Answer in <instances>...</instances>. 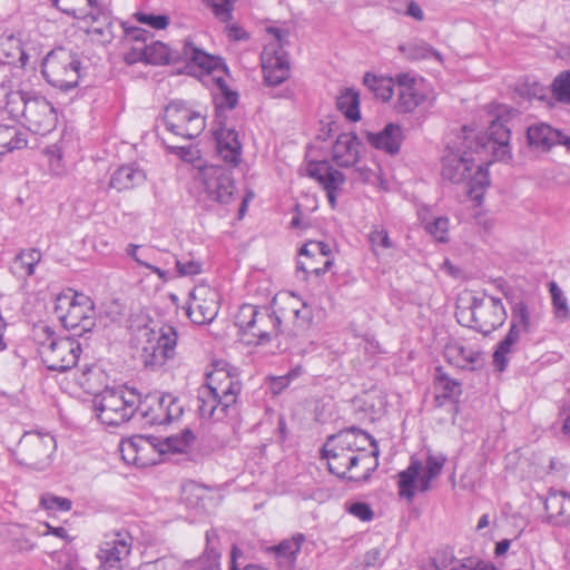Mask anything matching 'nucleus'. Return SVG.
<instances>
[{
    "mask_svg": "<svg viewBox=\"0 0 570 570\" xmlns=\"http://www.w3.org/2000/svg\"><path fill=\"white\" fill-rule=\"evenodd\" d=\"M346 510L362 521H371L374 517L372 508L366 502H353L346 505Z\"/></svg>",
    "mask_w": 570,
    "mask_h": 570,
    "instance_id": "13d9d810",
    "label": "nucleus"
},
{
    "mask_svg": "<svg viewBox=\"0 0 570 570\" xmlns=\"http://www.w3.org/2000/svg\"><path fill=\"white\" fill-rule=\"evenodd\" d=\"M367 142L375 149L383 150L390 155L400 153L403 141V130L397 124L390 122L381 131H363Z\"/></svg>",
    "mask_w": 570,
    "mask_h": 570,
    "instance_id": "b1692460",
    "label": "nucleus"
},
{
    "mask_svg": "<svg viewBox=\"0 0 570 570\" xmlns=\"http://www.w3.org/2000/svg\"><path fill=\"white\" fill-rule=\"evenodd\" d=\"M219 311L218 293L209 286H196L190 293L187 315L193 323L205 325L212 323Z\"/></svg>",
    "mask_w": 570,
    "mask_h": 570,
    "instance_id": "a211bd4d",
    "label": "nucleus"
},
{
    "mask_svg": "<svg viewBox=\"0 0 570 570\" xmlns=\"http://www.w3.org/2000/svg\"><path fill=\"white\" fill-rule=\"evenodd\" d=\"M510 134L505 120L499 116L491 121L487 137H476V150L491 148L497 160H508L511 158Z\"/></svg>",
    "mask_w": 570,
    "mask_h": 570,
    "instance_id": "6ab92c4d",
    "label": "nucleus"
},
{
    "mask_svg": "<svg viewBox=\"0 0 570 570\" xmlns=\"http://www.w3.org/2000/svg\"><path fill=\"white\" fill-rule=\"evenodd\" d=\"M285 317L286 314L283 309H279L278 314L267 306L259 307L253 322V327L247 335L256 338L257 344L269 342L279 334L281 324Z\"/></svg>",
    "mask_w": 570,
    "mask_h": 570,
    "instance_id": "aec40b11",
    "label": "nucleus"
},
{
    "mask_svg": "<svg viewBox=\"0 0 570 570\" xmlns=\"http://www.w3.org/2000/svg\"><path fill=\"white\" fill-rule=\"evenodd\" d=\"M446 462V456L442 453H433L428 451L425 459V472L420 478V491L425 492L430 490V483L436 479Z\"/></svg>",
    "mask_w": 570,
    "mask_h": 570,
    "instance_id": "c9c22d12",
    "label": "nucleus"
},
{
    "mask_svg": "<svg viewBox=\"0 0 570 570\" xmlns=\"http://www.w3.org/2000/svg\"><path fill=\"white\" fill-rule=\"evenodd\" d=\"M425 229L440 243L449 240V219L445 216L434 218L433 222L425 225Z\"/></svg>",
    "mask_w": 570,
    "mask_h": 570,
    "instance_id": "09e8293b",
    "label": "nucleus"
},
{
    "mask_svg": "<svg viewBox=\"0 0 570 570\" xmlns=\"http://www.w3.org/2000/svg\"><path fill=\"white\" fill-rule=\"evenodd\" d=\"M195 441V434L191 430L185 429L180 434L167 438V448L173 452H184Z\"/></svg>",
    "mask_w": 570,
    "mask_h": 570,
    "instance_id": "49530a36",
    "label": "nucleus"
},
{
    "mask_svg": "<svg viewBox=\"0 0 570 570\" xmlns=\"http://www.w3.org/2000/svg\"><path fill=\"white\" fill-rule=\"evenodd\" d=\"M236 0H210L214 14L223 22L232 19V11Z\"/></svg>",
    "mask_w": 570,
    "mask_h": 570,
    "instance_id": "5fc2aeb1",
    "label": "nucleus"
},
{
    "mask_svg": "<svg viewBox=\"0 0 570 570\" xmlns=\"http://www.w3.org/2000/svg\"><path fill=\"white\" fill-rule=\"evenodd\" d=\"M146 51V62L151 65L184 61L188 67L194 65L207 72H210L217 66V61L213 56L195 47L189 40H185L180 50H173L160 41H151L147 43Z\"/></svg>",
    "mask_w": 570,
    "mask_h": 570,
    "instance_id": "6e6552de",
    "label": "nucleus"
},
{
    "mask_svg": "<svg viewBox=\"0 0 570 570\" xmlns=\"http://www.w3.org/2000/svg\"><path fill=\"white\" fill-rule=\"evenodd\" d=\"M302 170H304L308 177L321 183V161L308 160Z\"/></svg>",
    "mask_w": 570,
    "mask_h": 570,
    "instance_id": "774afa93",
    "label": "nucleus"
},
{
    "mask_svg": "<svg viewBox=\"0 0 570 570\" xmlns=\"http://www.w3.org/2000/svg\"><path fill=\"white\" fill-rule=\"evenodd\" d=\"M258 308L259 307L252 304H244L238 308L235 315V325L244 335H247L253 327V322L255 321Z\"/></svg>",
    "mask_w": 570,
    "mask_h": 570,
    "instance_id": "79ce46f5",
    "label": "nucleus"
},
{
    "mask_svg": "<svg viewBox=\"0 0 570 570\" xmlns=\"http://www.w3.org/2000/svg\"><path fill=\"white\" fill-rule=\"evenodd\" d=\"M137 20L157 30L165 29L169 23V18L165 14L137 13Z\"/></svg>",
    "mask_w": 570,
    "mask_h": 570,
    "instance_id": "bf43d9fd",
    "label": "nucleus"
},
{
    "mask_svg": "<svg viewBox=\"0 0 570 570\" xmlns=\"http://www.w3.org/2000/svg\"><path fill=\"white\" fill-rule=\"evenodd\" d=\"M422 462L415 459L411 460L410 465L399 473V494L402 498L412 501L415 495V484L420 483V472Z\"/></svg>",
    "mask_w": 570,
    "mask_h": 570,
    "instance_id": "2f4dec72",
    "label": "nucleus"
},
{
    "mask_svg": "<svg viewBox=\"0 0 570 570\" xmlns=\"http://www.w3.org/2000/svg\"><path fill=\"white\" fill-rule=\"evenodd\" d=\"M304 535L298 533L292 539H285L279 544L273 546L268 549V552L275 554L279 566L284 569H289L294 566L296 556L301 550Z\"/></svg>",
    "mask_w": 570,
    "mask_h": 570,
    "instance_id": "c85d7f7f",
    "label": "nucleus"
},
{
    "mask_svg": "<svg viewBox=\"0 0 570 570\" xmlns=\"http://www.w3.org/2000/svg\"><path fill=\"white\" fill-rule=\"evenodd\" d=\"M550 293L556 317L561 322L567 321L570 316L567 297L554 282L550 283Z\"/></svg>",
    "mask_w": 570,
    "mask_h": 570,
    "instance_id": "37998d69",
    "label": "nucleus"
},
{
    "mask_svg": "<svg viewBox=\"0 0 570 570\" xmlns=\"http://www.w3.org/2000/svg\"><path fill=\"white\" fill-rule=\"evenodd\" d=\"M59 336L56 335V333L48 326V325H40L35 328V341L38 344V353L39 356H41V348L47 343H50L51 341L58 340Z\"/></svg>",
    "mask_w": 570,
    "mask_h": 570,
    "instance_id": "052dcab7",
    "label": "nucleus"
},
{
    "mask_svg": "<svg viewBox=\"0 0 570 570\" xmlns=\"http://www.w3.org/2000/svg\"><path fill=\"white\" fill-rule=\"evenodd\" d=\"M216 83L219 90L214 97L216 107L215 137L217 141V153L223 160L233 166H237L240 161L242 144L235 129L226 126L225 110H232L236 107L238 94L230 90L222 78H217Z\"/></svg>",
    "mask_w": 570,
    "mask_h": 570,
    "instance_id": "20e7f679",
    "label": "nucleus"
},
{
    "mask_svg": "<svg viewBox=\"0 0 570 570\" xmlns=\"http://www.w3.org/2000/svg\"><path fill=\"white\" fill-rule=\"evenodd\" d=\"M316 254H321V242H309L301 247L296 269L297 272H302L304 277L307 275L309 268H312V272L316 275H321V268L314 267Z\"/></svg>",
    "mask_w": 570,
    "mask_h": 570,
    "instance_id": "e433bc0d",
    "label": "nucleus"
},
{
    "mask_svg": "<svg viewBox=\"0 0 570 570\" xmlns=\"http://www.w3.org/2000/svg\"><path fill=\"white\" fill-rule=\"evenodd\" d=\"M361 147L356 132H341L332 146V160L340 167L350 168L358 163Z\"/></svg>",
    "mask_w": 570,
    "mask_h": 570,
    "instance_id": "5701e85b",
    "label": "nucleus"
},
{
    "mask_svg": "<svg viewBox=\"0 0 570 570\" xmlns=\"http://www.w3.org/2000/svg\"><path fill=\"white\" fill-rule=\"evenodd\" d=\"M135 446L137 445L136 443H134V441H131V439L121 442L120 453L124 461L135 465H146L147 460H142L140 455H137V453L135 452Z\"/></svg>",
    "mask_w": 570,
    "mask_h": 570,
    "instance_id": "6e6d98bb",
    "label": "nucleus"
},
{
    "mask_svg": "<svg viewBox=\"0 0 570 570\" xmlns=\"http://www.w3.org/2000/svg\"><path fill=\"white\" fill-rule=\"evenodd\" d=\"M27 132L18 126L0 125V156L27 147Z\"/></svg>",
    "mask_w": 570,
    "mask_h": 570,
    "instance_id": "7c9ffc66",
    "label": "nucleus"
},
{
    "mask_svg": "<svg viewBox=\"0 0 570 570\" xmlns=\"http://www.w3.org/2000/svg\"><path fill=\"white\" fill-rule=\"evenodd\" d=\"M145 336L139 358L146 368L158 370L175 356L178 335L173 326L164 325L159 333L148 331Z\"/></svg>",
    "mask_w": 570,
    "mask_h": 570,
    "instance_id": "9b49d317",
    "label": "nucleus"
},
{
    "mask_svg": "<svg viewBox=\"0 0 570 570\" xmlns=\"http://www.w3.org/2000/svg\"><path fill=\"white\" fill-rule=\"evenodd\" d=\"M335 104L337 110H340L347 120L356 122L361 119L360 92L354 88L341 90L340 95L336 97Z\"/></svg>",
    "mask_w": 570,
    "mask_h": 570,
    "instance_id": "473e14b6",
    "label": "nucleus"
},
{
    "mask_svg": "<svg viewBox=\"0 0 570 570\" xmlns=\"http://www.w3.org/2000/svg\"><path fill=\"white\" fill-rule=\"evenodd\" d=\"M436 386L441 390V394L436 395L435 401L439 405H442L441 399H453L461 394V384L456 380L450 379V376L436 368Z\"/></svg>",
    "mask_w": 570,
    "mask_h": 570,
    "instance_id": "ea45409f",
    "label": "nucleus"
},
{
    "mask_svg": "<svg viewBox=\"0 0 570 570\" xmlns=\"http://www.w3.org/2000/svg\"><path fill=\"white\" fill-rule=\"evenodd\" d=\"M138 393L134 389H106L94 399L101 423L118 426L136 416Z\"/></svg>",
    "mask_w": 570,
    "mask_h": 570,
    "instance_id": "423d86ee",
    "label": "nucleus"
},
{
    "mask_svg": "<svg viewBox=\"0 0 570 570\" xmlns=\"http://www.w3.org/2000/svg\"><path fill=\"white\" fill-rule=\"evenodd\" d=\"M205 127V118L200 115V112L196 111L189 121L185 124V127L183 130H180L179 136L186 139H194L203 132Z\"/></svg>",
    "mask_w": 570,
    "mask_h": 570,
    "instance_id": "603ef678",
    "label": "nucleus"
},
{
    "mask_svg": "<svg viewBox=\"0 0 570 570\" xmlns=\"http://www.w3.org/2000/svg\"><path fill=\"white\" fill-rule=\"evenodd\" d=\"M287 301V307L279 308L286 314L285 318L293 316L297 326H308L313 317L312 309L305 303L301 304L298 298L294 295H288Z\"/></svg>",
    "mask_w": 570,
    "mask_h": 570,
    "instance_id": "58836bf2",
    "label": "nucleus"
},
{
    "mask_svg": "<svg viewBox=\"0 0 570 570\" xmlns=\"http://www.w3.org/2000/svg\"><path fill=\"white\" fill-rule=\"evenodd\" d=\"M177 272L180 276H194L202 272V265L199 262L190 259L186 263L175 259Z\"/></svg>",
    "mask_w": 570,
    "mask_h": 570,
    "instance_id": "0e129e2a",
    "label": "nucleus"
},
{
    "mask_svg": "<svg viewBox=\"0 0 570 570\" xmlns=\"http://www.w3.org/2000/svg\"><path fill=\"white\" fill-rule=\"evenodd\" d=\"M132 543L134 539L126 530L111 531L105 534L97 552L98 570H124Z\"/></svg>",
    "mask_w": 570,
    "mask_h": 570,
    "instance_id": "2eb2a0df",
    "label": "nucleus"
},
{
    "mask_svg": "<svg viewBox=\"0 0 570 570\" xmlns=\"http://www.w3.org/2000/svg\"><path fill=\"white\" fill-rule=\"evenodd\" d=\"M124 31L125 43H148L147 41L153 37V35L148 30L137 27L124 29Z\"/></svg>",
    "mask_w": 570,
    "mask_h": 570,
    "instance_id": "680f3d73",
    "label": "nucleus"
},
{
    "mask_svg": "<svg viewBox=\"0 0 570 570\" xmlns=\"http://www.w3.org/2000/svg\"><path fill=\"white\" fill-rule=\"evenodd\" d=\"M57 444L49 433L26 432L19 440L13 455L20 465L43 471L51 465Z\"/></svg>",
    "mask_w": 570,
    "mask_h": 570,
    "instance_id": "1a4fd4ad",
    "label": "nucleus"
},
{
    "mask_svg": "<svg viewBox=\"0 0 570 570\" xmlns=\"http://www.w3.org/2000/svg\"><path fill=\"white\" fill-rule=\"evenodd\" d=\"M80 65L77 53L65 48H57L45 58L41 72L49 85L68 91L78 86Z\"/></svg>",
    "mask_w": 570,
    "mask_h": 570,
    "instance_id": "0eeeda50",
    "label": "nucleus"
},
{
    "mask_svg": "<svg viewBox=\"0 0 570 570\" xmlns=\"http://www.w3.org/2000/svg\"><path fill=\"white\" fill-rule=\"evenodd\" d=\"M131 441L137 445L135 446V452L137 455H140L142 460H146L148 452L154 451V445L144 436L131 438Z\"/></svg>",
    "mask_w": 570,
    "mask_h": 570,
    "instance_id": "338daca9",
    "label": "nucleus"
},
{
    "mask_svg": "<svg viewBox=\"0 0 570 570\" xmlns=\"http://www.w3.org/2000/svg\"><path fill=\"white\" fill-rule=\"evenodd\" d=\"M471 322L474 330L489 335L497 328L501 327L507 320V312L500 298L489 297H472L471 306Z\"/></svg>",
    "mask_w": 570,
    "mask_h": 570,
    "instance_id": "dca6fc26",
    "label": "nucleus"
},
{
    "mask_svg": "<svg viewBox=\"0 0 570 570\" xmlns=\"http://www.w3.org/2000/svg\"><path fill=\"white\" fill-rule=\"evenodd\" d=\"M136 416L147 425L168 424L183 415L184 407L178 397L173 394H147L145 397L138 393Z\"/></svg>",
    "mask_w": 570,
    "mask_h": 570,
    "instance_id": "ddd939ff",
    "label": "nucleus"
},
{
    "mask_svg": "<svg viewBox=\"0 0 570 570\" xmlns=\"http://www.w3.org/2000/svg\"><path fill=\"white\" fill-rule=\"evenodd\" d=\"M323 459L337 478L366 482L379 466V449L367 433L352 429L327 438Z\"/></svg>",
    "mask_w": 570,
    "mask_h": 570,
    "instance_id": "f257e3e1",
    "label": "nucleus"
},
{
    "mask_svg": "<svg viewBox=\"0 0 570 570\" xmlns=\"http://www.w3.org/2000/svg\"><path fill=\"white\" fill-rule=\"evenodd\" d=\"M513 343L509 341L507 337H504L497 346L494 353H493V365L494 367L503 372L505 367L508 366L509 360L508 355L512 353L513 351Z\"/></svg>",
    "mask_w": 570,
    "mask_h": 570,
    "instance_id": "de8ad7c7",
    "label": "nucleus"
},
{
    "mask_svg": "<svg viewBox=\"0 0 570 570\" xmlns=\"http://www.w3.org/2000/svg\"><path fill=\"white\" fill-rule=\"evenodd\" d=\"M399 112H412L424 100L425 95L420 90V81L409 72L396 76Z\"/></svg>",
    "mask_w": 570,
    "mask_h": 570,
    "instance_id": "412c9836",
    "label": "nucleus"
},
{
    "mask_svg": "<svg viewBox=\"0 0 570 570\" xmlns=\"http://www.w3.org/2000/svg\"><path fill=\"white\" fill-rule=\"evenodd\" d=\"M146 180V174L135 165H124L116 169L109 180V187L117 191L135 188Z\"/></svg>",
    "mask_w": 570,
    "mask_h": 570,
    "instance_id": "a878e982",
    "label": "nucleus"
},
{
    "mask_svg": "<svg viewBox=\"0 0 570 570\" xmlns=\"http://www.w3.org/2000/svg\"><path fill=\"white\" fill-rule=\"evenodd\" d=\"M242 382L235 368L216 367L198 390V412L203 419L222 420L236 404Z\"/></svg>",
    "mask_w": 570,
    "mask_h": 570,
    "instance_id": "f03ea898",
    "label": "nucleus"
},
{
    "mask_svg": "<svg viewBox=\"0 0 570 570\" xmlns=\"http://www.w3.org/2000/svg\"><path fill=\"white\" fill-rule=\"evenodd\" d=\"M266 31L275 42L266 45L262 52L264 79L269 86H278L289 77V61L283 49L288 43L289 31L278 27H268Z\"/></svg>",
    "mask_w": 570,
    "mask_h": 570,
    "instance_id": "9d476101",
    "label": "nucleus"
},
{
    "mask_svg": "<svg viewBox=\"0 0 570 570\" xmlns=\"http://www.w3.org/2000/svg\"><path fill=\"white\" fill-rule=\"evenodd\" d=\"M400 52L409 60H421L435 57L442 60L441 55L424 41L414 40L399 46Z\"/></svg>",
    "mask_w": 570,
    "mask_h": 570,
    "instance_id": "4c0bfd02",
    "label": "nucleus"
},
{
    "mask_svg": "<svg viewBox=\"0 0 570 570\" xmlns=\"http://www.w3.org/2000/svg\"><path fill=\"white\" fill-rule=\"evenodd\" d=\"M80 352L78 341L59 337L42 346L40 358L49 371L66 372L77 364Z\"/></svg>",
    "mask_w": 570,
    "mask_h": 570,
    "instance_id": "f3484780",
    "label": "nucleus"
},
{
    "mask_svg": "<svg viewBox=\"0 0 570 570\" xmlns=\"http://www.w3.org/2000/svg\"><path fill=\"white\" fill-rule=\"evenodd\" d=\"M368 239L374 252H376L377 248L387 249L392 247L387 230L384 228L374 227L368 235Z\"/></svg>",
    "mask_w": 570,
    "mask_h": 570,
    "instance_id": "4d7b16f0",
    "label": "nucleus"
},
{
    "mask_svg": "<svg viewBox=\"0 0 570 570\" xmlns=\"http://www.w3.org/2000/svg\"><path fill=\"white\" fill-rule=\"evenodd\" d=\"M551 94L557 101L570 105V69L557 75L551 83Z\"/></svg>",
    "mask_w": 570,
    "mask_h": 570,
    "instance_id": "a19ab883",
    "label": "nucleus"
},
{
    "mask_svg": "<svg viewBox=\"0 0 570 570\" xmlns=\"http://www.w3.org/2000/svg\"><path fill=\"white\" fill-rule=\"evenodd\" d=\"M302 372V368L299 366L292 370L287 375L274 377L272 381V390L275 394L281 393L283 389H285L291 379L297 377Z\"/></svg>",
    "mask_w": 570,
    "mask_h": 570,
    "instance_id": "69168bd1",
    "label": "nucleus"
},
{
    "mask_svg": "<svg viewBox=\"0 0 570 570\" xmlns=\"http://www.w3.org/2000/svg\"><path fill=\"white\" fill-rule=\"evenodd\" d=\"M511 324L521 326L524 332L530 331V312L524 302H517L511 311Z\"/></svg>",
    "mask_w": 570,
    "mask_h": 570,
    "instance_id": "3c124183",
    "label": "nucleus"
},
{
    "mask_svg": "<svg viewBox=\"0 0 570 570\" xmlns=\"http://www.w3.org/2000/svg\"><path fill=\"white\" fill-rule=\"evenodd\" d=\"M323 168L325 169V173H323V189L341 190L346 180L345 175L328 165L326 160H323Z\"/></svg>",
    "mask_w": 570,
    "mask_h": 570,
    "instance_id": "c03bdc74",
    "label": "nucleus"
},
{
    "mask_svg": "<svg viewBox=\"0 0 570 570\" xmlns=\"http://www.w3.org/2000/svg\"><path fill=\"white\" fill-rule=\"evenodd\" d=\"M216 537L214 531L206 532L207 547L204 554L196 559L185 562V569H195V570H216L219 567L220 553L216 549V547L212 543V538Z\"/></svg>",
    "mask_w": 570,
    "mask_h": 570,
    "instance_id": "72a5a7b5",
    "label": "nucleus"
},
{
    "mask_svg": "<svg viewBox=\"0 0 570 570\" xmlns=\"http://www.w3.org/2000/svg\"><path fill=\"white\" fill-rule=\"evenodd\" d=\"M474 169L471 150H462L453 144L448 146L442 157V178L452 184H466L468 194L474 200H481L485 188L490 185L489 171L482 165Z\"/></svg>",
    "mask_w": 570,
    "mask_h": 570,
    "instance_id": "7ed1b4c3",
    "label": "nucleus"
},
{
    "mask_svg": "<svg viewBox=\"0 0 570 570\" xmlns=\"http://www.w3.org/2000/svg\"><path fill=\"white\" fill-rule=\"evenodd\" d=\"M444 356L449 363L461 368H474V364L479 363L481 352L463 346L459 342H450L444 347Z\"/></svg>",
    "mask_w": 570,
    "mask_h": 570,
    "instance_id": "bb28decb",
    "label": "nucleus"
},
{
    "mask_svg": "<svg viewBox=\"0 0 570 570\" xmlns=\"http://www.w3.org/2000/svg\"><path fill=\"white\" fill-rule=\"evenodd\" d=\"M549 519L558 525H570V494L563 491H550L544 501Z\"/></svg>",
    "mask_w": 570,
    "mask_h": 570,
    "instance_id": "393cba45",
    "label": "nucleus"
},
{
    "mask_svg": "<svg viewBox=\"0 0 570 570\" xmlns=\"http://www.w3.org/2000/svg\"><path fill=\"white\" fill-rule=\"evenodd\" d=\"M140 246L139 245H136V244H129L126 248V254L128 256H130L138 265L140 266H144L148 269H150L153 273H155L156 275H158V277L163 281H167L168 278V274L166 271L153 265V264H149L145 258L147 257V255L145 254H139L138 250H139Z\"/></svg>",
    "mask_w": 570,
    "mask_h": 570,
    "instance_id": "a18cd8bd",
    "label": "nucleus"
},
{
    "mask_svg": "<svg viewBox=\"0 0 570 570\" xmlns=\"http://www.w3.org/2000/svg\"><path fill=\"white\" fill-rule=\"evenodd\" d=\"M396 81L389 77L377 76L372 72H366L363 77V85L375 96V98L386 102L389 101L394 91Z\"/></svg>",
    "mask_w": 570,
    "mask_h": 570,
    "instance_id": "f704fd0d",
    "label": "nucleus"
},
{
    "mask_svg": "<svg viewBox=\"0 0 570 570\" xmlns=\"http://www.w3.org/2000/svg\"><path fill=\"white\" fill-rule=\"evenodd\" d=\"M527 140L530 147L549 150L556 145L566 146L570 150V136L553 129L544 122L534 124L527 129Z\"/></svg>",
    "mask_w": 570,
    "mask_h": 570,
    "instance_id": "4be33fe9",
    "label": "nucleus"
},
{
    "mask_svg": "<svg viewBox=\"0 0 570 570\" xmlns=\"http://www.w3.org/2000/svg\"><path fill=\"white\" fill-rule=\"evenodd\" d=\"M196 111L190 110L183 101H171L165 111V126L166 128L179 136L180 130L185 127V124L189 121L191 116Z\"/></svg>",
    "mask_w": 570,
    "mask_h": 570,
    "instance_id": "c756f323",
    "label": "nucleus"
},
{
    "mask_svg": "<svg viewBox=\"0 0 570 570\" xmlns=\"http://www.w3.org/2000/svg\"><path fill=\"white\" fill-rule=\"evenodd\" d=\"M180 562L173 556L158 558L154 561L144 562L138 567V570H179Z\"/></svg>",
    "mask_w": 570,
    "mask_h": 570,
    "instance_id": "8fccbe9b",
    "label": "nucleus"
},
{
    "mask_svg": "<svg viewBox=\"0 0 570 570\" xmlns=\"http://www.w3.org/2000/svg\"><path fill=\"white\" fill-rule=\"evenodd\" d=\"M40 504L46 510L55 511H69L72 507V502L69 499L57 497L50 493L41 495Z\"/></svg>",
    "mask_w": 570,
    "mask_h": 570,
    "instance_id": "864d4df0",
    "label": "nucleus"
},
{
    "mask_svg": "<svg viewBox=\"0 0 570 570\" xmlns=\"http://www.w3.org/2000/svg\"><path fill=\"white\" fill-rule=\"evenodd\" d=\"M198 177L206 199L222 205L230 203L235 183L229 169L219 165H205L199 169Z\"/></svg>",
    "mask_w": 570,
    "mask_h": 570,
    "instance_id": "4468645a",
    "label": "nucleus"
},
{
    "mask_svg": "<svg viewBox=\"0 0 570 570\" xmlns=\"http://www.w3.org/2000/svg\"><path fill=\"white\" fill-rule=\"evenodd\" d=\"M55 309L62 325L75 335L89 332L95 325L94 306L85 295L59 296Z\"/></svg>",
    "mask_w": 570,
    "mask_h": 570,
    "instance_id": "f8f14e48",
    "label": "nucleus"
},
{
    "mask_svg": "<svg viewBox=\"0 0 570 570\" xmlns=\"http://www.w3.org/2000/svg\"><path fill=\"white\" fill-rule=\"evenodd\" d=\"M129 45H130V47L124 57L125 61L128 65H134L139 61L146 62L147 43H140V45L129 43Z\"/></svg>",
    "mask_w": 570,
    "mask_h": 570,
    "instance_id": "e2e57ef3",
    "label": "nucleus"
},
{
    "mask_svg": "<svg viewBox=\"0 0 570 570\" xmlns=\"http://www.w3.org/2000/svg\"><path fill=\"white\" fill-rule=\"evenodd\" d=\"M40 261L41 252L39 249H22L11 262L10 271L17 278L26 279L35 274V268Z\"/></svg>",
    "mask_w": 570,
    "mask_h": 570,
    "instance_id": "cd10ccee",
    "label": "nucleus"
},
{
    "mask_svg": "<svg viewBox=\"0 0 570 570\" xmlns=\"http://www.w3.org/2000/svg\"><path fill=\"white\" fill-rule=\"evenodd\" d=\"M8 108L10 114L20 115L27 128L35 134L46 135L56 127V110L42 96L18 92L8 101Z\"/></svg>",
    "mask_w": 570,
    "mask_h": 570,
    "instance_id": "39448f33",
    "label": "nucleus"
}]
</instances>
